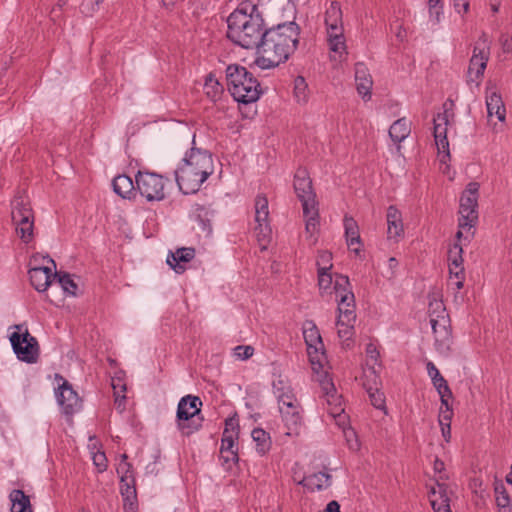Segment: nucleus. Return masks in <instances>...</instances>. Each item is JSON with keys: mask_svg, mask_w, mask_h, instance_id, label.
I'll return each mask as SVG.
<instances>
[{"mask_svg": "<svg viewBox=\"0 0 512 512\" xmlns=\"http://www.w3.org/2000/svg\"><path fill=\"white\" fill-rule=\"evenodd\" d=\"M478 190L479 184L470 182L460 198L458 227L472 230L478 220Z\"/></svg>", "mask_w": 512, "mask_h": 512, "instance_id": "6e6552de", "label": "nucleus"}, {"mask_svg": "<svg viewBox=\"0 0 512 512\" xmlns=\"http://www.w3.org/2000/svg\"><path fill=\"white\" fill-rule=\"evenodd\" d=\"M268 218V200L264 195H257L255 198V222L257 223L255 230L264 236L270 232Z\"/></svg>", "mask_w": 512, "mask_h": 512, "instance_id": "6ab92c4d", "label": "nucleus"}, {"mask_svg": "<svg viewBox=\"0 0 512 512\" xmlns=\"http://www.w3.org/2000/svg\"><path fill=\"white\" fill-rule=\"evenodd\" d=\"M202 402L199 397L186 395L182 397L177 406V427L183 435H191L199 430L200 424H196L193 418L201 411Z\"/></svg>", "mask_w": 512, "mask_h": 512, "instance_id": "0eeeda50", "label": "nucleus"}, {"mask_svg": "<svg viewBox=\"0 0 512 512\" xmlns=\"http://www.w3.org/2000/svg\"><path fill=\"white\" fill-rule=\"evenodd\" d=\"M428 496L434 512H452L446 484L437 482L430 487Z\"/></svg>", "mask_w": 512, "mask_h": 512, "instance_id": "f3484780", "label": "nucleus"}, {"mask_svg": "<svg viewBox=\"0 0 512 512\" xmlns=\"http://www.w3.org/2000/svg\"><path fill=\"white\" fill-rule=\"evenodd\" d=\"M194 213L199 230L204 234V236H210L212 233L211 218L213 216V211L208 207L197 205Z\"/></svg>", "mask_w": 512, "mask_h": 512, "instance_id": "c85d7f7f", "label": "nucleus"}, {"mask_svg": "<svg viewBox=\"0 0 512 512\" xmlns=\"http://www.w3.org/2000/svg\"><path fill=\"white\" fill-rule=\"evenodd\" d=\"M429 317L430 324L432 325V319H440L441 316L448 317L444 303L441 300L433 299L429 302Z\"/></svg>", "mask_w": 512, "mask_h": 512, "instance_id": "79ce46f5", "label": "nucleus"}, {"mask_svg": "<svg viewBox=\"0 0 512 512\" xmlns=\"http://www.w3.org/2000/svg\"><path fill=\"white\" fill-rule=\"evenodd\" d=\"M450 279H465L463 265L449 266Z\"/></svg>", "mask_w": 512, "mask_h": 512, "instance_id": "bf43d9fd", "label": "nucleus"}, {"mask_svg": "<svg viewBox=\"0 0 512 512\" xmlns=\"http://www.w3.org/2000/svg\"><path fill=\"white\" fill-rule=\"evenodd\" d=\"M294 96L298 103H306L308 100V85L302 76L294 80Z\"/></svg>", "mask_w": 512, "mask_h": 512, "instance_id": "e433bc0d", "label": "nucleus"}, {"mask_svg": "<svg viewBox=\"0 0 512 512\" xmlns=\"http://www.w3.org/2000/svg\"><path fill=\"white\" fill-rule=\"evenodd\" d=\"M435 388H436L438 394L440 395V398L452 397V392L448 386L447 381H443L441 383V385H437Z\"/></svg>", "mask_w": 512, "mask_h": 512, "instance_id": "e2e57ef3", "label": "nucleus"}, {"mask_svg": "<svg viewBox=\"0 0 512 512\" xmlns=\"http://www.w3.org/2000/svg\"><path fill=\"white\" fill-rule=\"evenodd\" d=\"M113 190L116 194L124 199H131L135 194V186L133 180L127 175H118L112 182Z\"/></svg>", "mask_w": 512, "mask_h": 512, "instance_id": "cd10ccee", "label": "nucleus"}, {"mask_svg": "<svg viewBox=\"0 0 512 512\" xmlns=\"http://www.w3.org/2000/svg\"><path fill=\"white\" fill-rule=\"evenodd\" d=\"M316 265L317 271H330L333 267L332 254L329 251H319Z\"/></svg>", "mask_w": 512, "mask_h": 512, "instance_id": "49530a36", "label": "nucleus"}, {"mask_svg": "<svg viewBox=\"0 0 512 512\" xmlns=\"http://www.w3.org/2000/svg\"><path fill=\"white\" fill-rule=\"evenodd\" d=\"M386 218L388 238L398 240L404 235L401 212L395 206H389Z\"/></svg>", "mask_w": 512, "mask_h": 512, "instance_id": "5701e85b", "label": "nucleus"}, {"mask_svg": "<svg viewBox=\"0 0 512 512\" xmlns=\"http://www.w3.org/2000/svg\"><path fill=\"white\" fill-rule=\"evenodd\" d=\"M323 512H340V505L337 501H330Z\"/></svg>", "mask_w": 512, "mask_h": 512, "instance_id": "774afa93", "label": "nucleus"}, {"mask_svg": "<svg viewBox=\"0 0 512 512\" xmlns=\"http://www.w3.org/2000/svg\"><path fill=\"white\" fill-rule=\"evenodd\" d=\"M93 463L98 468L99 472L107 469V458L104 452H97L93 455Z\"/></svg>", "mask_w": 512, "mask_h": 512, "instance_id": "4d7b16f0", "label": "nucleus"}, {"mask_svg": "<svg viewBox=\"0 0 512 512\" xmlns=\"http://www.w3.org/2000/svg\"><path fill=\"white\" fill-rule=\"evenodd\" d=\"M326 30L339 31L343 29L342 10L337 1H332L325 12Z\"/></svg>", "mask_w": 512, "mask_h": 512, "instance_id": "a878e982", "label": "nucleus"}, {"mask_svg": "<svg viewBox=\"0 0 512 512\" xmlns=\"http://www.w3.org/2000/svg\"><path fill=\"white\" fill-rule=\"evenodd\" d=\"M294 190L302 203L303 210L309 207L318 206L316 194L313 190L312 181L306 169L299 168L294 176Z\"/></svg>", "mask_w": 512, "mask_h": 512, "instance_id": "4468645a", "label": "nucleus"}, {"mask_svg": "<svg viewBox=\"0 0 512 512\" xmlns=\"http://www.w3.org/2000/svg\"><path fill=\"white\" fill-rule=\"evenodd\" d=\"M17 331L10 336V342L17 358L26 363H35L39 357L37 339L32 336L24 325H15Z\"/></svg>", "mask_w": 512, "mask_h": 512, "instance_id": "423d86ee", "label": "nucleus"}, {"mask_svg": "<svg viewBox=\"0 0 512 512\" xmlns=\"http://www.w3.org/2000/svg\"><path fill=\"white\" fill-rule=\"evenodd\" d=\"M120 493L121 496H130L133 494H137L135 487V479L126 480L125 482H120Z\"/></svg>", "mask_w": 512, "mask_h": 512, "instance_id": "5fc2aeb1", "label": "nucleus"}, {"mask_svg": "<svg viewBox=\"0 0 512 512\" xmlns=\"http://www.w3.org/2000/svg\"><path fill=\"white\" fill-rule=\"evenodd\" d=\"M442 14H443V6H436V7L429 8L430 19L435 24H438L440 22V18H441Z\"/></svg>", "mask_w": 512, "mask_h": 512, "instance_id": "680f3d73", "label": "nucleus"}, {"mask_svg": "<svg viewBox=\"0 0 512 512\" xmlns=\"http://www.w3.org/2000/svg\"><path fill=\"white\" fill-rule=\"evenodd\" d=\"M128 456L127 454L121 455V460L117 466V474L120 476V482H125L126 480L135 479L133 474L132 464L127 462Z\"/></svg>", "mask_w": 512, "mask_h": 512, "instance_id": "4c0bfd02", "label": "nucleus"}, {"mask_svg": "<svg viewBox=\"0 0 512 512\" xmlns=\"http://www.w3.org/2000/svg\"><path fill=\"white\" fill-rule=\"evenodd\" d=\"M33 228H34V222L19 223V225H15V230H16L17 235L25 243H29L32 240Z\"/></svg>", "mask_w": 512, "mask_h": 512, "instance_id": "a18cd8bd", "label": "nucleus"}, {"mask_svg": "<svg viewBox=\"0 0 512 512\" xmlns=\"http://www.w3.org/2000/svg\"><path fill=\"white\" fill-rule=\"evenodd\" d=\"M343 222L347 245L353 252L359 254L362 242L358 224L353 217L347 215L344 217Z\"/></svg>", "mask_w": 512, "mask_h": 512, "instance_id": "b1692460", "label": "nucleus"}, {"mask_svg": "<svg viewBox=\"0 0 512 512\" xmlns=\"http://www.w3.org/2000/svg\"><path fill=\"white\" fill-rule=\"evenodd\" d=\"M238 422L235 418H228L225 421V429L223 431V434L231 435V436H238Z\"/></svg>", "mask_w": 512, "mask_h": 512, "instance_id": "13d9d810", "label": "nucleus"}, {"mask_svg": "<svg viewBox=\"0 0 512 512\" xmlns=\"http://www.w3.org/2000/svg\"><path fill=\"white\" fill-rule=\"evenodd\" d=\"M366 355H367V362H366L367 368L371 367V366L376 367V365H378L380 367V365L378 364L379 352L377 351L376 347L373 344L370 343L367 345Z\"/></svg>", "mask_w": 512, "mask_h": 512, "instance_id": "603ef678", "label": "nucleus"}, {"mask_svg": "<svg viewBox=\"0 0 512 512\" xmlns=\"http://www.w3.org/2000/svg\"><path fill=\"white\" fill-rule=\"evenodd\" d=\"M11 217L12 220L24 217H32L33 211L30 202L27 198L19 196L15 197L11 203Z\"/></svg>", "mask_w": 512, "mask_h": 512, "instance_id": "2f4dec72", "label": "nucleus"}, {"mask_svg": "<svg viewBox=\"0 0 512 512\" xmlns=\"http://www.w3.org/2000/svg\"><path fill=\"white\" fill-rule=\"evenodd\" d=\"M252 439L256 444V451L259 455H265L271 449V438L262 428H255L251 433Z\"/></svg>", "mask_w": 512, "mask_h": 512, "instance_id": "473e14b6", "label": "nucleus"}, {"mask_svg": "<svg viewBox=\"0 0 512 512\" xmlns=\"http://www.w3.org/2000/svg\"><path fill=\"white\" fill-rule=\"evenodd\" d=\"M344 412V409L341 407V404H336L329 409V413L334 417L342 418V413Z\"/></svg>", "mask_w": 512, "mask_h": 512, "instance_id": "338daca9", "label": "nucleus"}, {"mask_svg": "<svg viewBox=\"0 0 512 512\" xmlns=\"http://www.w3.org/2000/svg\"><path fill=\"white\" fill-rule=\"evenodd\" d=\"M9 498L11 501V512H32L30 499L22 490H13Z\"/></svg>", "mask_w": 512, "mask_h": 512, "instance_id": "7c9ffc66", "label": "nucleus"}, {"mask_svg": "<svg viewBox=\"0 0 512 512\" xmlns=\"http://www.w3.org/2000/svg\"><path fill=\"white\" fill-rule=\"evenodd\" d=\"M254 353V348L252 346H237L234 348V354L237 358L241 360L249 359Z\"/></svg>", "mask_w": 512, "mask_h": 512, "instance_id": "6e6d98bb", "label": "nucleus"}, {"mask_svg": "<svg viewBox=\"0 0 512 512\" xmlns=\"http://www.w3.org/2000/svg\"><path fill=\"white\" fill-rule=\"evenodd\" d=\"M453 6L457 13L465 14L469 10V0H453Z\"/></svg>", "mask_w": 512, "mask_h": 512, "instance_id": "052dcab7", "label": "nucleus"}, {"mask_svg": "<svg viewBox=\"0 0 512 512\" xmlns=\"http://www.w3.org/2000/svg\"><path fill=\"white\" fill-rule=\"evenodd\" d=\"M277 402H278L279 410L289 407V406H292V405L294 406V405L300 404V402L297 400L293 390L290 391V393L283 395V397H280L279 399H277Z\"/></svg>", "mask_w": 512, "mask_h": 512, "instance_id": "3c124183", "label": "nucleus"}, {"mask_svg": "<svg viewBox=\"0 0 512 512\" xmlns=\"http://www.w3.org/2000/svg\"><path fill=\"white\" fill-rule=\"evenodd\" d=\"M454 105L452 100H447L444 103V113L438 114L434 119V138L439 153H444V157H450L449 142L447 140V125L449 121V109Z\"/></svg>", "mask_w": 512, "mask_h": 512, "instance_id": "2eb2a0df", "label": "nucleus"}, {"mask_svg": "<svg viewBox=\"0 0 512 512\" xmlns=\"http://www.w3.org/2000/svg\"><path fill=\"white\" fill-rule=\"evenodd\" d=\"M104 0H83L80 6L81 12L87 15L93 14Z\"/></svg>", "mask_w": 512, "mask_h": 512, "instance_id": "864d4df0", "label": "nucleus"}, {"mask_svg": "<svg viewBox=\"0 0 512 512\" xmlns=\"http://www.w3.org/2000/svg\"><path fill=\"white\" fill-rule=\"evenodd\" d=\"M136 188L148 201H161L165 198L164 180L159 174L139 171L136 175Z\"/></svg>", "mask_w": 512, "mask_h": 512, "instance_id": "9d476101", "label": "nucleus"}, {"mask_svg": "<svg viewBox=\"0 0 512 512\" xmlns=\"http://www.w3.org/2000/svg\"><path fill=\"white\" fill-rule=\"evenodd\" d=\"M355 82L358 94L361 95L364 100H369L371 98L373 80L368 68L362 62L355 64Z\"/></svg>", "mask_w": 512, "mask_h": 512, "instance_id": "a211bd4d", "label": "nucleus"}, {"mask_svg": "<svg viewBox=\"0 0 512 512\" xmlns=\"http://www.w3.org/2000/svg\"><path fill=\"white\" fill-rule=\"evenodd\" d=\"M452 415H453V412L450 407H447V409L441 410L440 416H439V424L445 425L444 422H448V424H450Z\"/></svg>", "mask_w": 512, "mask_h": 512, "instance_id": "0e129e2a", "label": "nucleus"}, {"mask_svg": "<svg viewBox=\"0 0 512 512\" xmlns=\"http://www.w3.org/2000/svg\"><path fill=\"white\" fill-rule=\"evenodd\" d=\"M58 278V283L60 284L61 288L64 290V292L70 294V295H76L77 291V284L74 282V280L71 278V276L67 273H54V278Z\"/></svg>", "mask_w": 512, "mask_h": 512, "instance_id": "58836bf2", "label": "nucleus"}, {"mask_svg": "<svg viewBox=\"0 0 512 512\" xmlns=\"http://www.w3.org/2000/svg\"><path fill=\"white\" fill-rule=\"evenodd\" d=\"M327 40L332 52L343 54L346 52V42L344 37V28L339 31H327Z\"/></svg>", "mask_w": 512, "mask_h": 512, "instance_id": "72a5a7b5", "label": "nucleus"}, {"mask_svg": "<svg viewBox=\"0 0 512 512\" xmlns=\"http://www.w3.org/2000/svg\"><path fill=\"white\" fill-rule=\"evenodd\" d=\"M195 256V249L191 247L178 248L175 252L167 256V264L178 274L185 271L186 263L190 262Z\"/></svg>", "mask_w": 512, "mask_h": 512, "instance_id": "412c9836", "label": "nucleus"}, {"mask_svg": "<svg viewBox=\"0 0 512 512\" xmlns=\"http://www.w3.org/2000/svg\"><path fill=\"white\" fill-rule=\"evenodd\" d=\"M228 89L233 98L243 104L256 102L261 94L260 83L244 66L230 64L226 68Z\"/></svg>", "mask_w": 512, "mask_h": 512, "instance_id": "20e7f679", "label": "nucleus"}, {"mask_svg": "<svg viewBox=\"0 0 512 512\" xmlns=\"http://www.w3.org/2000/svg\"><path fill=\"white\" fill-rule=\"evenodd\" d=\"M318 273V287L320 293H331V286L333 284V278L329 271H317Z\"/></svg>", "mask_w": 512, "mask_h": 512, "instance_id": "c03bdc74", "label": "nucleus"}, {"mask_svg": "<svg viewBox=\"0 0 512 512\" xmlns=\"http://www.w3.org/2000/svg\"><path fill=\"white\" fill-rule=\"evenodd\" d=\"M486 106L488 118L496 116L497 119L501 122L505 120L506 109L502 101V98L499 94H497L496 92H492L490 95H487Z\"/></svg>", "mask_w": 512, "mask_h": 512, "instance_id": "bb28decb", "label": "nucleus"}, {"mask_svg": "<svg viewBox=\"0 0 512 512\" xmlns=\"http://www.w3.org/2000/svg\"><path fill=\"white\" fill-rule=\"evenodd\" d=\"M213 173L212 154L208 150L196 147L195 136H193L192 147L175 170V180L179 190L183 194L196 193Z\"/></svg>", "mask_w": 512, "mask_h": 512, "instance_id": "f03ea898", "label": "nucleus"}, {"mask_svg": "<svg viewBox=\"0 0 512 512\" xmlns=\"http://www.w3.org/2000/svg\"><path fill=\"white\" fill-rule=\"evenodd\" d=\"M496 504L498 508L511 505V499L506 491L504 484L500 483L495 486Z\"/></svg>", "mask_w": 512, "mask_h": 512, "instance_id": "09e8293b", "label": "nucleus"}, {"mask_svg": "<svg viewBox=\"0 0 512 512\" xmlns=\"http://www.w3.org/2000/svg\"><path fill=\"white\" fill-rule=\"evenodd\" d=\"M237 438L238 436L223 434L221 439L220 455H224L225 452H229L232 457V451H237Z\"/></svg>", "mask_w": 512, "mask_h": 512, "instance_id": "de8ad7c7", "label": "nucleus"}, {"mask_svg": "<svg viewBox=\"0 0 512 512\" xmlns=\"http://www.w3.org/2000/svg\"><path fill=\"white\" fill-rule=\"evenodd\" d=\"M305 218V231L311 237L315 235L319 226V211L318 206L309 207L308 210H303Z\"/></svg>", "mask_w": 512, "mask_h": 512, "instance_id": "f704fd0d", "label": "nucleus"}, {"mask_svg": "<svg viewBox=\"0 0 512 512\" xmlns=\"http://www.w3.org/2000/svg\"><path fill=\"white\" fill-rule=\"evenodd\" d=\"M205 90L207 96L215 100L220 96V94L223 91V88L218 82V80L214 77V75L209 74L206 77Z\"/></svg>", "mask_w": 512, "mask_h": 512, "instance_id": "ea45409f", "label": "nucleus"}, {"mask_svg": "<svg viewBox=\"0 0 512 512\" xmlns=\"http://www.w3.org/2000/svg\"><path fill=\"white\" fill-rule=\"evenodd\" d=\"M463 249L460 244L454 243L448 250V266L463 265Z\"/></svg>", "mask_w": 512, "mask_h": 512, "instance_id": "37998d69", "label": "nucleus"}, {"mask_svg": "<svg viewBox=\"0 0 512 512\" xmlns=\"http://www.w3.org/2000/svg\"><path fill=\"white\" fill-rule=\"evenodd\" d=\"M426 369L434 387H436L437 385H441L443 381H446L433 362L428 361L426 363Z\"/></svg>", "mask_w": 512, "mask_h": 512, "instance_id": "8fccbe9b", "label": "nucleus"}, {"mask_svg": "<svg viewBox=\"0 0 512 512\" xmlns=\"http://www.w3.org/2000/svg\"><path fill=\"white\" fill-rule=\"evenodd\" d=\"M334 290L338 302V316L347 318V321L356 320L355 297L350 287L349 278L345 275H336Z\"/></svg>", "mask_w": 512, "mask_h": 512, "instance_id": "1a4fd4ad", "label": "nucleus"}, {"mask_svg": "<svg viewBox=\"0 0 512 512\" xmlns=\"http://www.w3.org/2000/svg\"><path fill=\"white\" fill-rule=\"evenodd\" d=\"M227 26L228 39L242 48L257 50L265 29L255 5L242 4L228 16Z\"/></svg>", "mask_w": 512, "mask_h": 512, "instance_id": "7ed1b4c3", "label": "nucleus"}, {"mask_svg": "<svg viewBox=\"0 0 512 512\" xmlns=\"http://www.w3.org/2000/svg\"><path fill=\"white\" fill-rule=\"evenodd\" d=\"M28 274L31 285L38 292L46 291L54 278L50 267H33L29 269Z\"/></svg>", "mask_w": 512, "mask_h": 512, "instance_id": "aec40b11", "label": "nucleus"}, {"mask_svg": "<svg viewBox=\"0 0 512 512\" xmlns=\"http://www.w3.org/2000/svg\"><path fill=\"white\" fill-rule=\"evenodd\" d=\"M272 387L273 394L276 397V399L283 397V395L290 393V391L293 390L289 381L280 376L277 379L273 380Z\"/></svg>", "mask_w": 512, "mask_h": 512, "instance_id": "a19ab883", "label": "nucleus"}, {"mask_svg": "<svg viewBox=\"0 0 512 512\" xmlns=\"http://www.w3.org/2000/svg\"><path fill=\"white\" fill-rule=\"evenodd\" d=\"M411 132L410 122L406 118L396 120L389 129V136L395 143H401Z\"/></svg>", "mask_w": 512, "mask_h": 512, "instance_id": "c756f323", "label": "nucleus"}, {"mask_svg": "<svg viewBox=\"0 0 512 512\" xmlns=\"http://www.w3.org/2000/svg\"><path fill=\"white\" fill-rule=\"evenodd\" d=\"M282 421L286 428L285 434L288 436H297L303 427L302 407L300 404L292 405L279 410Z\"/></svg>", "mask_w": 512, "mask_h": 512, "instance_id": "dca6fc26", "label": "nucleus"}, {"mask_svg": "<svg viewBox=\"0 0 512 512\" xmlns=\"http://www.w3.org/2000/svg\"><path fill=\"white\" fill-rule=\"evenodd\" d=\"M490 48L486 35L483 34L476 42L468 67L469 81L474 82L483 76L489 59Z\"/></svg>", "mask_w": 512, "mask_h": 512, "instance_id": "f8f14e48", "label": "nucleus"}, {"mask_svg": "<svg viewBox=\"0 0 512 512\" xmlns=\"http://www.w3.org/2000/svg\"><path fill=\"white\" fill-rule=\"evenodd\" d=\"M298 42L299 26L293 21L265 29L254 64L262 70L275 68L289 59Z\"/></svg>", "mask_w": 512, "mask_h": 512, "instance_id": "f257e3e1", "label": "nucleus"}, {"mask_svg": "<svg viewBox=\"0 0 512 512\" xmlns=\"http://www.w3.org/2000/svg\"><path fill=\"white\" fill-rule=\"evenodd\" d=\"M503 51L509 53L512 50V39L508 36L502 35L500 38Z\"/></svg>", "mask_w": 512, "mask_h": 512, "instance_id": "69168bd1", "label": "nucleus"}, {"mask_svg": "<svg viewBox=\"0 0 512 512\" xmlns=\"http://www.w3.org/2000/svg\"><path fill=\"white\" fill-rule=\"evenodd\" d=\"M370 375L373 378V385L369 381L363 382V386L369 395L371 404L379 410L386 409L385 395L379 390L381 383L379 375L373 369H370Z\"/></svg>", "mask_w": 512, "mask_h": 512, "instance_id": "4be33fe9", "label": "nucleus"}, {"mask_svg": "<svg viewBox=\"0 0 512 512\" xmlns=\"http://www.w3.org/2000/svg\"><path fill=\"white\" fill-rule=\"evenodd\" d=\"M449 322V317L444 316H441L440 319H432L434 346L436 351L444 357H448L452 353L453 337Z\"/></svg>", "mask_w": 512, "mask_h": 512, "instance_id": "ddd939ff", "label": "nucleus"}, {"mask_svg": "<svg viewBox=\"0 0 512 512\" xmlns=\"http://www.w3.org/2000/svg\"><path fill=\"white\" fill-rule=\"evenodd\" d=\"M303 337L308 347V353L310 356V361L313 366V369L318 374L317 381L320 383L322 391L327 396V403L331 405L332 401H338V397L336 395L335 386L329 375L326 372L319 373L318 368H316V364H318L319 368H321L320 360L317 359L316 361L315 358L312 356L311 349H314L315 353H317L319 350L318 345L320 346V348L323 347L321 335L313 321H306L304 323Z\"/></svg>", "mask_w": 512, "mask_h": 512, "instance_id": "39448f33", "label": "nucleus"}, {"mask_svg": "<svg viewBox=\"0 0 512 512\" xmlns=\"http://www.w3.org/2000/svg\"><path fill=\"white\" fill-rule=\"evenodd\" d=\"M354 323L355 320L347 321V318L338 316L336 325L338 327V336L340 339L345 341L351 339L352 335L354 334Z\"/></svg>", "mask_w": 512, "mask_h": 512, "instance_id": "c9c22d12", "label": "nucleus"}, {"mask_svg": "<svg viewBox=\"0 0 512 512\" xmlns=\"http://www.w3.org/2000/svg\"><path fill=\"white\" fill-rule=\"evenodd\" d=\"M299 484L311 492L320 491L331 485V475L325 472L314 473L305 476Z\"/></svg>", "mask_w": 512, "mask_h": 512, "instance_id": "393cba45", "label": "nucleus"}, {"mask_svg": "<svg viewBox=\"0 0 512 512\" xmlns=\"http://www.w3.org/2000/svg\"><path fill=\"white\" fill-rule=\"evenodd\" d=\"M59 380L61 383H59L58 388L55 389L57 403L65 416L72 417L75 413L81 410L82 401L67 380L61 376L59 377Z\"/></svg>", "mask_w": 512, "mask_h": 512, "instance_id": "9b49d317", "label": "nucleus"}]
</instances>
